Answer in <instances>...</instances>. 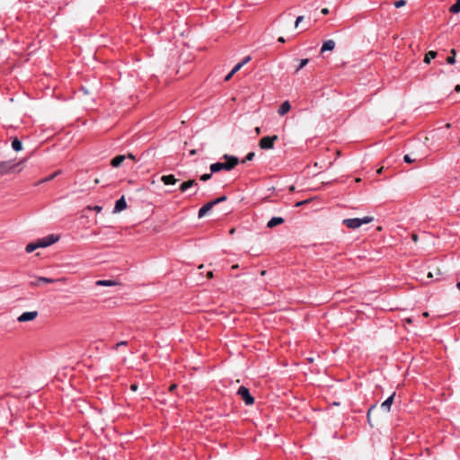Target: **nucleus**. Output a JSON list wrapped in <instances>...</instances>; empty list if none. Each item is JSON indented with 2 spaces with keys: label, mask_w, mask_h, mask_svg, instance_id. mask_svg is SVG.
<instances>
[{
  "label": "nucleus",
  "mask_w": 460,
  "mask_h": 460,
  "mask_svg": "<svg viewBox=\"0 0 460 460\" xmlns=\"http://www.w3.org/2000/svg\"><path fill=\"white\" fill-rule=\"evenodd\" d=\"M278 41L281 42V43H284L285 42V39L284 37H279Z\"/></svg>",
  "instance_id": "37998d69"
},
{
  "label": "nucleus",
  "mask_w": 460,
  "mask_h": 460,
  "mask_svg": "<svg viewBox=\"0 0 460 460\" xmlns=\"http://www.w3.org/2000/svg\"><path fill=\"white\" fill-rule=\"evenodd\" d=\"M255 154L253 152H250L247 154V155L245 156L244 160L243 161V163H245L247 161H252L254 157Z\"/></svg>",
  "instance_id": "c756f323"
},
{
  "label": "nucleus",
  "mask_w": 460,
  "mask_h": 460,
  "mask_svg": "<svg viewBox=\"0 0 460 460\" xmlns=\"http://www.w3.org/2000/svg\"><path fill=\"white\" fill-rule=\"evenodd\" d=\"M214 207V205L212 204V202H208L206 203L204 206H202L199 210V213H198V216L199 217H203L209 210H211V208Z\"/></svg>",
  "instance_id": "4468645a"
},
{
  "label": "nucleus",
  "mask_w": 460,
  "mask_h": 460,
  "mask_svg": "<svg viewBox=\"0 0 460 460\" xmlns=\"http://www.w3.org/2000/svg\"><path fill=\"white\" fill-rule=\"evenodd\" d=\"M237 394L242 397L246 405H252L254 402L253 397L251 395L250 391L245 386H240Z\"/></svg>",
  "instance_id": "20e7f679"
},
{
  "label": "nucleus",
  "mask_w": 460,
  "mask_h": 460,
  "mask_svg": "<svg viewBox=\"0 0 460 460\" xmlns=\"http://www.w3.org/2000/svg\"><path fill=\"white\" fill-rule=\"evenodd\" d=\"M304 20V16L300 15L298 17H296V22H295V27H297L298 24Z\"/></svg>",
  "instance_id": "473e14b6"
},
{
  "label": "nucleus",
  "mask_w": 460,
  "mask_h": 460,
  "mask_svg": "<svg viewBox=\"0 0 460 460\" xmlns=\"http://www.w3.org/2000/svg\"><path fill=\"white\" fill-rule=\"evenodd\" d=\"M406 321H407V323H411V320L410 318H408Z\"/></svg>",
  "instance_id": "603ef678"
},
{
  "label": "nucleus",
  "mask_w": 460,
  "mask_h": 460,
  "mask_svg": "<svg viewBox=\"0 0 460 460\" xmlns=\"http://www.w3.org/2000/svg\"><path fill=\"white\" fill-rule=\"evenodd\" d=\"M102 208L101 206H95V207L93 208V210H95L96 212H101V211H102Z\"/></svg>",
  "instance_id": "4c0bfd02"
},
{
  "label": "nucleus",
  "mask_w": 460,
  "mask_h": 460,
  "mask_svg": "<svg viewBox=\"0 0 460 460\" xmlns=\"http://www.w3.org/2000/svg\"><path fill=\"white\" fill-rule=\"evenodd\" d=\"M309 62V59L308 58H304V59H301L300 62H299V65L298 66L296 67L295 73H297L299 72L305 66H306Z\"/></svg>",
  "instance_id": "393cba45"
},
{
  "label": "nucleus",
  "mask_w": 460,
  "mask_h": 460,
  "mask_svg": "<svg viewBox=\"0 0 460 460\" xmlns=\"http://www.w3.org/2000/svg\"><path fill=\"white\" fill-rule=\"evenodd\" d=\"M250 59V57H246L243 61L237 63L231 71L234 74L237 73Z\"/></svg>",
  "instance_id": "a211bd4d"
},
{
  "label": "nucleus",
  "mask_w": 460,
  "mask_h": 460,
  "mask_svg": "<svg viewBox=\"0 0 460 460\" xmlns=\"http://www.w3.org/2000/svg\"><path fill=\"white\" fill-rule=\"evenodd\" d=\"M450 53H451V56H449L447 58V64H450V65H453L456 63V51L455 49H452L450 50Z\"/></svg>",
  "instance_id": "5701e85b"
},
{
  "label": "nucleus",
  "mask_w": 460,
  "mask_h": 460,
  "mask_svg": "<svg viewBox=\"0 0 460 460\" xmlns=\"http://www.w3.org/2000/svg\"><path fill=\"white\" fill-rule=\"evenodd\" d=\"M376 408V405H372L368 411H367V422L369 423L370 426H373L372 423H371V417H370V414H371V411Z\"/></svg>",
  "instance_id": "cd10ccee"
},
{
  "label": "nucleus",
  "mask_w": 460,
  "mask_h": 460,
  "mask_svg": "<svg viewBox=\"0 0 460 460\" xmlns=\"http://www.w3.org/2000/svg\"><path fill=\"white\" fill-rule=\"evenodd\" d=\"M456 287L460 290V281L457 283Z\"/></svg>",
  "instance_id": "de8ad7c7"
},
{
  "label": "nucleus",
  "mask_w": 460,
  "mask_h": 460,
  "mask_svg": "<svg viewBox=\"0 0 460 460\" xmlns=\"http://www.w3.org/2000/svg\"><path fill=\"white\" fill-rule=\"evenodd\" d=\"M234 229H231V230H230V233H231V234H234Z\"/></svg>",
  "instance_id": "3c124183"
},
{
  "label": "nucleus",
  "mask_w": 460,
  "mask_h": 460,
  "mask_svg": "<svg viewBox=\"0 0 460 460\" xmlns=\"http://www.w3.org/2000/svg\"><path fill=\"white\" fill-rule=\"evenodd\" d=\"M177 385H172L170 386V391L172 392L174 389H176Z\"/></svg>",
  "instance_id": "79ce46f5"
},
{
  "label": "nucleus",
  "mask_w": 460,
  "mask_h": 460,
  "mask_svg": "<svg viewBox=\"0 0 460 460\" xmlns=\"http://www.w3.org/2000/svg\"><path fill=\"white\" fill-rule=\"evenodd\" d=\"M305 203H307V200L299 201V202H297V203L296 204V207H300V206H302V205H304V204H305Z\"/></svg>",
  "instance_id": "e433bc0d"
},
{
  "label": "nucleus",
  "mask_w": 460,
  "mask_h": 460,
  "mask_svg": "<svg viewBox=\"0 0 460 460\" xmlns=\"http://www.w3.org/2000/svg\"><path fill=\"white\" fill-rule=\"evenodd\" d=\"M38 316L37 311L24 312L18 318V322H29L34 320Z\"/></svg>",
  "instance_id": "0eeeda50"
},
{
  "label": "nucleus",
  "mask_w": 460,
  "mask_h": 460,
  "mask_svg": "<svg viewBox=\"0 0 460 460\" xmlns=\"http://www.w3.org/2000/svg\"><path fill=\"white\" fill-rule=\"evenodd\" d=\"M208 277L210 279L213 277V272L212 271H208Z\"/></svg>",
  "instance_id": "49530a36"
},
{
  "label": "nucleus",
  "mask_w": 460,
  "mask_h": 460,
  "mask_svg": "<svg viewBox=\"0 0 460 460\" xmlns=\"http://www.w3.org/2000/svg\"><path fill=\"white\" fill-rule=\"evenodd\" d=\"M126 156H127V158H129V159H131V160H133V161H135V160H136L135 155H132V154H128V155H126Z\"/></svg>",
  "instance_id": "58836bf2"
},
{
  "label": "nucleus",
  "mask_w": 460,
  "mask_h": 460,
  "mask_svg": "<svg viewBox=\"0 0 460 460\" xmlns=\"http://www.w3.org/2000/svg\"><path fill=\"white\" fill-rule=\"evenodd\" d=\"M225 200H226V196H221V197H219V198H217V199H216L212 200L211 202H212V204L215 206V205H217V204H218V203H220V202H223V201H225Z\"/></svg>",
  "instance_id": "c85d7f7f"
},
{
  "label": "nucleus",
  "mask_w": 460,
  "mask_h": 460,
  "mask_svg": "<svg viewBox=\"0 0 460 460\" xmlns=\"http://www.w3.org/2000/svg\"><path fill=\"white\" fill-rule=\"evenodd\" d=\"M279 139L277 135L274 136H267L262 137L259 142V146L261 149H272L274 147V143Z\"/></svg>",
  "instance_id": "7ed1b4c3"
},
{
  "label": "nucleus",
  "mask_w": 460,
  "mask_h": 460,
  "mask_svg": "<svg viewBox=\"0 0 460 460\" xmlns=\"http://www.w3.org/2000/svg\"><path fill=\"white\" fill-rule=\"evenodd\" d=\"M58 174V172H54V173L50 174L49 176H48V177L44 178L43 180H41V181H40V183H41V182H47V181H51V180H53V179H54Z\"/></svg>",
  "instance_id": "a878e982"
},
{
  "label": "nucleus",
  "mask_w": 460,
  "mask_h": 460,
  "mask_svg": "<svg viewBox=\"0 0 460 460\" xmlns=\"http://www.w3.org/2000/svg\"><path fill=\"white\" fill-rule=\"evenodd\" d=\"M15 167L14 164H12L9 161L0 162V174H7L13 171Z\"/></svg>",
  "instance_id": "6e6552de"
},
{
  "label": "nucleus",
  "mask_w": 460,
  "mask_h": 460,
  "mask_svg": "<svg viewBox=\"0 0 460 460\" xmlns=\"http://www.w3.org/2000/svg\"><path fill=\"white\" fill-rule=\"evenodd\" d=\"M198 183L195 180H189L186 181H183L180 186L181 192H185L188 189L193 186H197Z\"/></svg>",
  "instance_id": "ddd939ff"
},
{
  "label": "nucleus",
  "mask_w": 460,
  "mask_h": 460,
  "mask_svg": "<svg viewBox=\"0 0 460 460\" xmlns=\"http://www.w3.org/2000/svg\"><path fill=\"white\" fill-rule=\"evenodd\" d=\"M403 160L405 163H412L413 161H415V159H412L409 155H405L404 157H403Z\"/></svg>",
  "instance_id": "2f4dec72"
},
{
  "label": "nucleus",
  "mask_w": 460,
  "mask_h": 460,
  "mask_svg": "<svg viewBox=\"0 0 460 460\" xmlns=\"http://www.w3.org/2000/svg\"><path fill=\"white\" fill-rule=\"evenodd\" d=\"M395 394L394 393L391 396H389L382 404L381 408L384 409L385 411H390L391 405L394 402Z\"/></svg>",
  "instance_id": "dca6fc26"
},
{
  "label": "nucleus",
  "mask_w": 460,
  "mask_h": 460,
  "mask_svg": "<svg viewBox=\"0 0 460 460\" xmlns=\"http://www.w3.org/2000/svg\"><path fill=\"white\" fill-rule=\"evenodd\" d=\"M394 4L396 8H401L406 4V0H397Z\"/></svg>",
  "instance_id": "bb28decb"
},
{
  "label": "nucleus",
  "mask_w": 460,
  "mask_h": 460,
  "mask_svg": "<svg viewBox=\"0 0 460 460\" xmlns=\"http://www.w3.org/2000/svg\"><path fill=\"white\" fill-rule=\"evenodd\" d=\"M335 41L333 40H328L323 41L322 48H321V53H324L325 51H332L335 48Z\"/></svg>",
  "instance_id": "1a4fd4ad"
},
{
  "label": "nucleus",
  "mask_w": 460,
  "mask_h": 460,
  "mask_svg": "<svg viewBox=\"0 0 460 460\" xmlns=\"http://www.w3.org/2000/svg\"><path fill=\"white\" fill-rule=\"evenodd\" d=\"M58 240V237L54 234L48 235L44 238L39 239L36 241L38 248H45L53 243H55Z\"/></svg>",
  "instance_id": "39448f33"
},
{
  "label": "nucleus",
  "mask_w": 460,
  "mask_h": 460,
  "mask_svg": "<svg viewBox=\"0 0 460 460\" xmlns=\"http://www.w3.org/2000/svg\"><path fill=\"white\" fill-rule=\"evenodd\" d=\"M82 90L84 92V93H87V91L84 88H82Z\"/></svg>",
  "instance_id": "8fccbe9b"
},
{
  "label": "nucleus",
  "mask_w": 460,
  "mask_h": 460,
  "mask_svg": "<svg viewBox=\"0 0 460 460\" xmlns=\"http://www.w3.org/2000/svg\"><path fill=\"white\" fill-rule=\"evenodd\" d=\"M255 131H256V134H258V135L261 134V128L259 127H257L255 128Z\"/></svg>",
  "instance_id": "a18cd8bd"
},
{
  "label": "nucleus",
  "mask_w": 460,
  "mask_h": 460,
  "mask_svg": "<svg viewBox=\"0 0 460 460\" xmlns=\"http://www.w3.org/2000/svg\"><path fill=\"white\" fill-rule=\"evenodd\" d=\"M321 13L323 14V15H326L329 13V9L328 8H323Z\"/></svg>",
  "instance_id": "c9c22d12"
},
{
  "label": "nucleus",
  "mask_w": 460,
  "mask_h": 460,
  "mask_svg": "<svg viewBox=\"0 0 460 460\" xmlns=\"http://www.w3.org/2000/svg\"><path fill=\"white\" fill-rule=\"evenodd\" d=\"M372 217H364L362 218H346L343 219L342 224L345 225L348 228L350 229H358L363 224H368L373 221Z\"/></svg>",
  "instance_id": "f03ea898"
},
{
  "label": "nucleus",
  "mask_w": 460,
  "mask_h": 460,
  "mask_svg": "<svg viewBox=\"0 0 460 460\" xmlns=\"http://www.w3.org/2000/svg\"><path fill=\"white\" fill-rule=\"evenodd\" d=\"M130 389H131L132 391H137V385L136 384H132V385H130Z\"/></svg>",
  "instance_id": "a19ab883"
},
{
  "label": "nucleus",
  "mask_w": 460,
  "mask_h": 460,
  "mask_svg": "<svg viewBox=\"0 0 460 460\" xmlns=\"http://www.w3.org/2000/svg\"><path fill=\"white\" fill-rule=\"evenodd\" d=\"M223 158L226 160L225 163L217 162L210 165V171L212 173L218 172L221 170L230 171L239 163L238 158L234 155H225Z\"/></svg>",
  "instance_id": "f257e3e1"
},
{
  "label": "nucleus",
  "mask_w": 460,
  "mask_h": 460,
  "mask_svg": "<svg viewBox=\"0 0 460 460\" xmlns=\"http://www.w3.org/2000/svg\"><path fill=\"white\" fill-rule=\"evenodd\" d=\"M36 249H38V246H37L36 242L30 243H28V244L26 245V247H25V251H26L28 253L34 252Z\"/></svg>",
  "instance_id": "b1692460"
},
{
  "label": "nucleus",
  "mask_w": 460,
  "mask_h": 460,
  "mask_svg": "<svg viewBox=\"0 0 460 460\" xmlns=\"http://www.w3.org/2000/svg\"><path fill=\"white\" fill-rule=\"evenodd\" d=\"M437 56V52L436 51H433V50H430L429 51L426 55H425V58H424V62L429 64L430 62L431 59L435 58Z\"/></svg>",
  "instance_id": "412c9836"
},
{
  "label": "nucleus",
  "mask_w": 460,
  "mask_h": 460,
  "mask_svg": "<svg viewBox=\"0 0 460 460\" xmlns=\"http://www.w3.org/2000/svg\"><path fill=\"white\" fill-rule=\"evenodd\" d=\"M411 239L413 242H417L418 241V235L416 234H411Z\"/></svg>",
  "instance_id": "ea45409f"
},
{
  "label": "nucleus",
  "mask_w": 460,
  "mask_h": 460,
  "mask_svg": "<svg viewBox=\"0 0 460 460\" xmlns=\"http://www.w3.org/2000/svg\"><path fill=\"white\" fill-rule=\"evenodd\" d=\"M284 223V218L281 217H274L270 220L268 221L267 226L269 228H273L279 225H281Z\"/></svg>",
  "instance_id": "f8f14e48"
},
{
  "label": "nucleus",
  "mask_w": 460,
  "mask_h": 460,
  "mask_svg": "<svg viewBox=\"0 0 460 460\" xmlns=\"http://www.w3.org/2000/svg\"><path fill=\"white\" fill-rule=\"evenodd\" d=\"M455 91L459 93L460 92V84H457L456 87H455Z\"/></svg>",
  "instance_id": "c03bdc74"
},
{
  "label": "nucleus",
  "mask_w": 460,
  "mask_h": 460,
  "mask_svg": "<svg viewBox=\"0 0 460 460\" xmlns=\"http://www.w3.org/2000/svg\"><path fill=\"white\" fill-rule=\"evenodd\" d=\"M12 147L14 151L18 152L22 149V144L18 138H14L12 141Z\"/></svg>",
  "instance_id": "6ab92c4d"
},
{
  "label": "nucleus",
  "mask_w": 460,
  "mask_h": 460,
  "mask_svg": "<svg viewBox=\"0 0 460 460\" xmlns=\"http://www.w3.org/2000/svg\"><path fill=\"white\" fill-rule=\"evenodd\" d=\"M126 158L127 156L123 155H117L111 160V164L113 167H119L125 161Z\"/></svg>",
  "instance_id": "f3484780"
},
{
  "label": "nucleus",
  "mask_w": 460,
  "mask_h": 460,
  "mask_svg": "<svg viewBox=\"0 0 460 460\" xmlns=\"http://www.w3.org/2000/svg\"><path fill=\"white\" fill-rule=\"evenodd\" d=\"M161 181L165 185H174L178 181L173 174L163 175Z\"/></svg>",
  "instance_id": "9b49d317"
},
{
  "label": "nucleus",
  "mask_w": 460,
  "mask_h": 460,
  "mask_svg": "<svg viewBox=\"0 0 460 460\" xmlns=\"http://www.w3.org/2000/svg\"><path fill=\"white\" fill-rule=\"evenodd\" d=\"M127 343H128L127 341H120L116 344V349H118L120 346H125V345H127Z\"/></svg>",
  "instance_id": "f704fd0d"
},
{
  "label": "nucleus",
  "mask_w": 460,
  "mask_h": 460,
  "mask_svg": "<svg viewBox=\"0 0 460 460\" xmlns=\"http://www.w3.org/2000/svg\"><path fill=\"white\" fill-rule=\"evenodd\" d=\"M291 109V105L289 103L288 101H285L279 108L278 110V113L280 115V116H283L285 115L286 113H288Z\"/></svg>",
  "instance_id": "2eb2a0df"
},
{
  "label": "nucleus",
  "mask_w": 460,
  "mask_h": 460,
  "mask_svg": "<svg viewBox=\"0 0 460 460\" xmlns=\"http://www.w3.org/2000/svg\"><path fill=\"white\" fill-rule=\"evenodd\" d=\"M126 208H127V203H126L124 196H122L120 199H119L116 201L113 212L114 213L120 212V211L124 210Z\"/></svg>",
  "instance_id": "9d476101"
},
{
  "label": "nucleus",
  "mask_w": 460,
  "mask_h": 460,
  "mask_svg": "<svg viewBox=\"0 0 460 460\" xmlns=\"http://www.w3.org/2000/svg\"><path fill=\"white\" fill-rule=\"evenodd\" d=\"M212 172L210 173H205L200 176V180L203 181H208L211 178Z\"/></svg>",
  "instance_id": "7c9ffc66"
},
{
  "label": "nucleus",
  "mask_w": 460,
  "mask_h": 460,
  "mask_svg": "<svg viewBox=\"0 0 460 460\" xmlns=\"http://www.w3.org/2000/svg\"><path fill=\"white\" fill-rule=\"evenodd\" d=\"M117 283L113 280H98L96 281L97 286H103V287H111L115 286Z\"/></svg>",
  "instance_id": "aec40b11"
},
{
  "label": "nucleus",
  "mask_w": 460,
  "mask_h": 460,
  "mask_svg": "<svg viewBox=\"0 0 460 460\" xmlns=\"http://www.w3.org/2000/svg\"><path fill=\"white\" fill-rule=\"evenodd\" d=\"M234 75V74L232 71H230V73L225 77V81H229Z\"/></svg>",
  "instance_id": "72a5a7b5"
},
{
  "label": "nucleus",
  "mask_w": 460,
  "mask_h": 460,
  "mask_svg": "<svg viewBox=\"0 0 460 460\" xmlns=\"http://www.w3.org/2000/svg\"><path fill=\"white\" fill-rule=\"evenodd\" d=\"M360 181H361V180H360V178H357V179H356V181H357V182H359Z\"/></svg>",
  "instance_id": "09e8293b"
},
{
  "label": "nucleus",
  "mask_w": 460,
  "mask_h": 460,
  "mask_svg": "<svg viewBox=\"0 0 460 460\" xmlns=\"http://www.w3.org/2000/svg\"><path fill=\"white\" fill-rule=\"evenodd\" d=\"M65 280H66L65 278L55 279H49V278H46V277H39L36 279V281H31L30 283V285L33 286V287H37V286H40L41 283L51 284V283L58 282V281L64 282Z\"/></svg>",
  "instance_id": "423d86ee"
},
{
  "label": "nucleus",
  "mask_w": 460,
  "mask_h": 460,
  "mask_svg": "<svg viewBox=\"0 0 460 460\" xmlns=\"http://www.w3.org/2000/svg\"><path fill=\"white\" fill-rule=\"evenodd\" d=\"M449 12L452 13H460V0H457L456 4L450 6Z\"/></svg>",
  "instance_id": "4be33fe9"
}]
</instances>
